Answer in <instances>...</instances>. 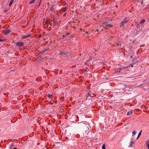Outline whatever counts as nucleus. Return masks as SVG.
I'll list each match as a JSON object with an SVG mask.
<instances>
[{"label":"nucleus","mask_w":149,"mask_h":149,"mask_svg":"<svg viewBox=\"0 0 149 149\" xmlns=\"http://www.w3.org/2000/svg\"><path fill=\"white\" fill-rule=\"evenodd\" d=\"M10 32V29H6L3 30V32L4 35H6L8 34Z\"/></svg>","instance_id":"f257e3e1"},{"label":"nucleus","mask_w":149,"mask_h":149,"mask_svg":"<svg viewBox=\"0 0 149 149\" xmlns=\"http://www.w3.org/2000/svg\"><path fill=\"white\" fill-rule=\"evenodd\" d=\"M128 20H127L126 19H124L123 21H122L121 23V26H123L124 25L127 23L128 22Z\"/></svg>","instance_id":"f03ea898"},{"label":"nucleus","mask_w":149,"mask_h":149,"mask_svg":"<svg viewBox=\"0 0 149 149\" xmlns=\"http://www.w3.org/2000/svg\"><path fill=\"white\" fill-rule=\"evenodd\" d=\"M24 45V43L22 42H19L16 43V45L18 46H22Z\"/></svg>","instance_id":"7ed1b4c3"},{"label":"nucleus","mask_w":149,"mask_h":149,"mask_svg":"<svg viewBox=\"0 0 149 149\" xmlns=\"http://www.w3.org/2000/svg\"><path fill=\"white\" fill-rule=\"evenodd\" d=\"M57 19L56 18H54L53 19V21L54 24L55 25H56L57 23Z\"/></svg>","instance_id":"20e7f679"},{"label":"nucleus","mask_w":149,"mask_h":149,"mask_svg":"<svg viewBox=\"0 0 149 149\" xmlns=\"http://www.w3.org/2000/svg\"><path fill=\"white\" fill-rule=\"evenodd\" d=\"M102 26L104 28H106L107 29V23L105 22L104 23L102 24Z\"/></svg>","instance_id":"39448f33"},{"label":"nucleus","mask_w":149,"mask_h":149,"mask_svg":"<svg viewBox=\"0 0 149 149\" xmlns=\"http://www.w3.org/2000/svg\"><path fill=\"white\" fill-rule=\"evenodd\" d=\"M90 93H91V92H90V93L89 92H88V95L90 97H93L94 96V94H93V93L91 94Z\"/></svg>","instance_id":"423d86ee"},{"label":"nucleus","mask_w":149,"mask_h":149,"mask_svg":"<svg viewBox=\"0 0 149 149\" xmlns=\"http://www.w3.org/2000/svg\"><path fill=\"white\" fill-rule=\"evenodd\" d=\"M134 112V111L133 110H131L130 112H128L127 113V115H130V114H132Z\"/></svg>","instance_id":"0eeeda50"},{"label":"nucleus","mask_w":149,"mask_h":149,"mask_svg":"<svg viewBox=\"0 0 149 149\" xmlns=\"http://www.w3.org/2000/svg\"><path fill=\"white\" fill-rule=\"evenodd\" d=\"M146 146L148 147V149H149V140H147L146 143Z\"/></svg>","instance_id":"6e6552de"},{"label":"nucleus","mask_w":149,"mask_h":149,"mask_svg":"<svg viewBox=\"0 0 149 149\" xmlns=\"http://www.w3.org/2000/svg\"><path fill=\"white\" fill-rule=\"evenodd\" d=\"M146 20L145 19H142L140 21V24H143L145 22Z\"/></svg>","instance_id":"1a4fd4ad"},{"label":"nucleus","mask_w":149,"mask_h":149,"mask_svg":"<svg viewBox=\"0 0 149 149\" xmlns=\"http://www.w3.org/2000/svg\"><path fill=\"white\" fill-rule=\"evenodd\" d=\"M31 36V35L29 34L28 35L22 37V38H25L29 37Z\"/></svg>","instance_id":"9d476101"},{"label":"nucleus","mask_w":149,"mask_h":149,"mask_svg":"<svg viewBox=\"0 0 149 149\" xmlns=\"http://www.w3.org/2000/svg\"><path fill=\"white\" fill-rule=\"evenodd\" d=\"M142 130H141L139 132V133L138 134V136L137 138V139H138L139 138V137L140 136H141V132H142Z\"/></svg>","instance_id":"9b49d317"},{"label":"nucleus","mask_w":149,"mask_h":149,"mask_svg":"<svg viewBox=\"0 0 149 149\" xmlns=\"http://www.w3.org/2000/svg\"><path fill=\"white\" fill-rule=\"evenodd\" d=\"M14 0H11L9 3V6H10L14 1Z\"/></svg>","instance_id":"f8f14e48"},{"label":"nucleus","mask_w":149,"mask_h":149,"mask_svg":"<svg viewBox=\"0 0 149 149\" xmlns=\"http://www.w3.org/2000/svg\"><path fill=\"white\" fill-rule=\"evenodd\" d=\"M113 26L111 24H107V28L108 27L111 28Z\"/></svg>","instance_id":"ddd939ff"},{"label":"nucleus","mask_w":149,"mask_h":149,"mask_svg":"<svg viewBox=\"0 0 149 149\" xmlns=\"http://www.w3.org/2000/svg\"><path fill=\"white\" fill-rule=\"evenodd\" d=\"M67 9V7H65L63 8L62 9L63 12H64L65 11H66V10Z\"/></svg>","instance_id":"4468645a"},{"label":"nucleus","mask_w":149,"mask_h":149,"mask_svg":"<svg viewBox=\"0 0 149 149\" xmlns=\"http://www.w3.org/2000/svg\"><path fill=\"white\" fill-rule=\"evenodd\" d=\"M48 97L50 98H52L53 97V96L52 95L49 94L48 95Z\"/></svg>","instance_id":"2eb2a0df"},{"label":"nucleus","mask_w":149,"mask_h":149,"mask_svg":"<svg viewBox=\"0 0 149 149\" xmlns=\"http://www.w3.org/2000/svg\"><path fill=\"white\" fill-rule=\"evenodd\" d=\"M102 149H106L105 145L104 143L103 145L102 146Z\"/></svg>","instance_id":"dca6fc26"},{"label":"nucleus","mask_w":149,"mask_h":149,"mask_svg":"<svg viewBox=\"0 0 149 149\" xmlns=\"http://www.w3.org/2000/svg\"><path fill=\"white\" fill-rule=\"evenodd\" d=\"M130 143L131 144L130 145V147H132L133 146L132 144L134 143V142L133 141H131Z\"/></svg>","instance_id":"f3484780"},{"label":"nucleus","mask_w":149,"mask_h":149,"mask_svg":"<svg viewBox=\"0 0 149 149\" xmlns=\"http://www.w3.org/2000/svg\"><path fill=\"white\" fill-rule=\"evenodd\" d=\"M138 62V61L137 60H134L133 62V64H135L136 63Z\"/></svg>","instance_id":"a211bd4d"},{"label":"nucleus","mask_w":149,"mask_h":149,"mask_svg":"<svg viewBox=\"0 0 149 149\" xmlns=\"http://www.w3.org/2000/svg\"><path fill=\"white\" fill-rule=\"evenodd\" d=\"M136 134V132L135 131H134L132 132V134L133 135H134Z\"/></svg>","instance_id":"6ab92c4d"},{"label":"nucleus","mask_w":149,"mask_h":149,"mask_svg":"<svg viewBox=\"0 0 149 149\" xmlns=\"http://www.w3.org/2000/svg\"><path fill=\"white\" fill-rule=\"evenodd\" d=\"M54 10V8L53 6H52L50 8V10L51 11H53Z\"/></svg>","instance_id":"aec40b11"},{"label":"nucleus","mask_w":149,"mask_h":149,"mask_svg":"<svg viewBox=\"0 0 149 149\" xmlns=\"http://www.w3.org/2000/svg\"><path fill=\"white\" fill-rule=\"evenodd\" d=\"M49 23V22L47 20H46L45 22V24H48Z\"/></svg>","instance_id":"412c9836"},{"label":"nucleus","mask_w":149,"mask_h":149,"mask_svg":"<svg viewBox=\"0 0 149 149\" xmlns=\"http://www.w3.org/2000/svg\"><path fill=\"white\" fill-rule=\"evenodd\" d=\"M34 2H35V0H32L29 3L30 4L32 3H34Z\"/></svg>","instance_id":"4be33fe9"},{"label":"nucleus","mask_w":149,"mask_h":149,"mask_svg":"<svg viewBox=\"0 0 149 149\" xmlns=\"http://www.w3.org/2000/svg\"><path fill=\"white\" fill-rule=\"evenodd\" d=\"M60 54H61L63 55H65V53L64 52H61V53Z\"/></svg>","instance_id":"5701e85b"},{"label":"nucleus","mask_w":149,"mask_h":149,"mask_svg":"<svg viewBox=\"0 0 149 149\" xmlns=\"http://www.w3.org/2000/svg\"><path fill=\"white\" fill-rule=\"evenodd\" d=\"M5 41V40L3 39H1L0 38V42H3Z\"/></svg>","instance_id":"b1692460"},{"label":"nucleus","mask_w":149,"mask_h":149,"mask_svg":"<svg viewBox=\"0 0 149 149\" xmlns=\"http://www.w3.org/2000/svg\"><path fill=\"white\" fill-rule=\"evenodd\" d=\"M118 69L120 70L119 71H118V72H120V71H121V70L123 69V68H119Z\"/></svg>","instance_id":"393cba45"},{"label":"nucleus","mask_w":149,"mask_h":149,"mask_svg":"<svg viewBox=\"0 0 149 149\" xmlns=\"http://www.w3.org/2000/svg\"><path fill=\"white\" fill-rule=\"evenodd\" d=\"M8 11V10H4V12L6 13Z\"/></svg>","instance_id":"a878e982"},{"label":"nucleus","mask_w":149,"mask_h":149,"mask_svg":"<svg viewBox=\"0 0 149 149\" xmlns=\"http://www.w3.org/2000/svg\"><path fill=\"white\" fill-rule=\"evenodd\" d=\"M98 31V29H97V30L95 31V32H97Z\"/></svg>","instance_id":"bb28decb"},{"label":"nucleus","mask_w":149,"mask_h":149,"mask_svg":"<svg viewBox=\"0 0 149 149\" xmlns=\"http://www.w3.org/2000/svg\"><path fill=\"white\" fill-rule=\"evenodd\" d=\"M47 50H46V49H45V50H44L43 51V52H44L45 51Z\"/></svg>","instance_id":"cd10ccee"},{"label":"nucleus","mask_w":149,"mask_h":149,"mask_svg":"<svg viewBox=\"0 0 149 149\" xmlns=\"http://www.w3.org/2000/svg\"><path fill=\"white\" fill-rule=\"evenodd\" d=\"M69 34V33H67V34L66 35V36H67Z\"/></svg>","instance_id":"c85d7f7f"},{"label":"nucleus","mask_w":149,"mask_h":149,"mask_svg":"<svg viewBox=\"0 0 149 149\" xmlns=\"http://www.w3.org/2000/svg\"><path fill=\"white\" fill-rule=\"evenodd\" d=\"M130 57H131V58H132V56H131H131Z\"/></svg>","instance_id":"c756f323"},{"label":"nucleus","mask_w":149,"mask_h":149,"mask_svg":"<svg viewBox=\"0 0 149 149\" xmlns=\"http://www.w3.org/2000/svg\"><path fill=\"white\" fill-rule=\"evenodd\" d=\"M117 45H119V43H118V44H117Z\"/></svg>","instance_id":"7c9ffc66"},{"label":"nucleus","mask_w":149,"mask_h":149,"mask_svg":"<svg viewBox=\"0 0 149 149\" xmlns=\"http://www.w3.org/2000/svg\"><path fill=\"white\" fill-rule=\"evenodd\" d=\"M13 149H17V148H14Z\"/></svg>","instance_id":"2f4dec72"},{"label":"nucleus","mask_w":149,"mask_h":149,"mask_svg":"<svg viewBox=\"0 0 149 149\" xmlns=\"http://www.w3.org/2000/svg\"><path fill=\"white\" fill-rule=\"evenodd\" d=\"M12 147V146H11V147H10V148H11Z\"/></svg>","instance_id":"473e14b6"},{"label":"nucleus","mask_w":149,"mask_h":149,"mask_svg":"<svg viewBox=\"0 0 149 149\" xmlns=\"http://www.w3.org/2000/svg\"><path fill=\"white\" fill-rule=\"evenodd\" d=\"M41 2V1H40V2Z\"/></svg>","instance_id":"72a5a7b5"}]
</instances>
